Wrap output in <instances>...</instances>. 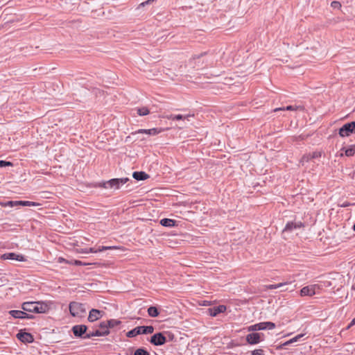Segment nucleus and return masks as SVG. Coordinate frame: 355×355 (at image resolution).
Returning a JSON list of instances; mask_svg holds the SVG:
<instances>
[{
  "label": "nucleus",
  "instance_id": "1",
  "mask_svg": "<svg viewBox=\"0 0 355 355\" xmlns=\"http://www.w3.org/2000/svg\"><path fill=\"white\" fill-rule=\"evenodd\" d=\"M24 311L30 313H46L49 306L43 302H26L21 305Z\"/></svg>",
  "mask_w": 355,
  "mask_h": 355
},
{
  "label": "nucleus",
  "instance_id": "2",
  "mask_svg": "<svg viewBox=\"0 0 355 355\" xmlns=\"http://www.w3.org/2000/svg\"><path fill=\"white\" fill-rule=\"evenodd\" d=\"M128 181H129V178H114L107 182L100 183V187L107 189H110L113 190H117L120 189L121 185L125 184Z\"/></svg>",
  "mask_w": 355,
  "mask_h": 355
},
{
  "label": "nucleus",
  "instance_id": "3",
  "mask_svg": "<svg viewBox=\"0 0 355 355\" xmlns=\"http://www.w3.org/2000/svg\"><path fill=\"white\" fill-rule=\"evenodd\" d=\"M69 311L73 317L83 318L86 314L85 304L72 302L69 304Z\"/></svg>",
  "mask_w": 355,
  "mask_h": 355
},
{
  "label": "nucleus",
  "instance_id": "4",
  "mask_svg": "<svg viewBox=\"0 0 355 355\" xmlns=\"http://www.w3.org/2000/svg\"><path fill=\"white\" fill-rule=\"evenodd\" d=\"M153 331L154 327L153 326H139L128 331L126 336L128 338H133L139 334H153Z\"/></svg>",
  "mask_w": 355,
  "mask_h": 355
},
{
  "label": "nucleus",
  "instance_id": "5",
  "mask_svg": "<svg viewBox=\"0 0 355 355\" xmlns=\"http://www.w3.org/2000/svg\"><path fill=\"white\" fill-rule=\"evenodd\" d=\"M275 328V324L272 322H263L248 327V331H256L265 329H273Z\"/></svg>",
  "mask_w": 355,
  "mask_h": 355
},
{
  "label": "nucleus",
  "instance_id": "6",
  "mask_svg": "<svg viewBox=\"0 0 355 355\" xmlns=\"http://www.w3.org/2000/svg\"><path fill=\"white\" fill-rule=\"evenodd\" d=\"M355 133V121L344 124L339 130L340 137H348L351 134Z\"/></svg>",
  "mask_w": 355,
  "mask_h": 355
},
{
  "label": "nucleus",
  "instance_id": "7",
  "mask_svg": "<svg viewBox=\"0 0 355 355\" xmlns=\"http://www.w3.org/2000/svg\"><path fill=\"white\" fill-rule=\"evenodd\" d=\"M87 327L85 324H77L72 327V331L76 337L82 338L85 339V336L87 334Z\"/></svg>",
  "mask_w": 355,
  "mask_h": 355
},
{
  "label": "nucleus",
  "instance_id": "8",
  "mask_svg": "<svg viewBox=\"0 0 355 355\" xmlns=\"http://www.w3.org/2000/svg\"><path fill=\"white\" fill-rule=\"evenodd\" d=\"M205 55V53H200L199 55H195L189 61V64L191 67L198 69L203 64V61L201 62V58Z\"/></svg>",
  "mask_w": 355,
  "mask_h": 355
},
{
  "label": "nucleus",
  "instance_id": "9",
  "mask_svg": "<svg viewBox=\"0 0 355 355\" xmlns=\"http://www.w3.org/2000/svg\"><path fill=\"white\" fill-rule=\"evenodd\" d=\"M263 334L251 333L246 336V341L250 345H255L263 340Z\"/></svg>",
  "mask_w": 355,
  "mask_h": 355
},
{
  "label": "nucleus",
  "instance_id": "10",
  "mask_svg": "<svg viewBox=\"0 0 355 355\" xmlns=\"http://www.w3.org/2000/svg\"><path fill=\"white\" fill-rule=\"evenodd\" d=\"M166 341V337L161 332L154 334L150 340V342L156 346L164 345Z\"/></svg>",
  "mask_w": 355,
  "mask_h": 355
},
{
  "label": "nucleus",
  "instance_id": "11",
  "mask_svg": "<svg viewBox=\"0 0 355 355\" xmlns=\"http://www.w3.org/2000/svg\"><path fill=\"white\" fill-rule=\"evenodd\" d=\"M1 259L15 260V261H26V258L23 255L18 254H16L14 252H9V253L3 254L1 256Z\"/></svg>",
  "mask_w": 355,
  "mask_h": 355
},
{
  "label": "nucleus",
  "instance_id": "12",
  "mask_svg": "<svg viewBox=\"0 0 355 355\" xmlns=\"http://www.w3.org/2000/svg\"><path fill=\"white\" fill-rule=\"evenodd\" d=\"M9 313L15 318H33V315L28 314L26 311L24 310H12L9 311Z\"/></svg>",
  "mask_w": 355,
  "mask_h": 355
},
{
  "label": "nucleus",
  "instance_id": "13",
  "mask_svg": "<svg viewBox=\"0 0 355 355\" xmlns=\"http://www.w3.org/2000/svg\"><path fill=\"white\" fill-rule=\"evenodd\" d=\"M17 338L23 343H31L33 342V336L30 333L20 331L17 334Z\"/></svg>",
  "mask_w": 355,
  "mask_h": 355
},
{
  "label": "nucleus",
  "instance_id": "14",
  "mask_svg": "<svg viewBox=\"0 0 355 355\" xmlns=\"http://www.w3.org/2000/svg\"><path fill=\"white\" fill-rule=\"evenodd\" d=\"M316 285H310L303 287L300 291L301 296H312L315 294Z\"/></svg>",
  "mask_w": 355,
  "mask_h": 355
},
{
  "label": "nucleus",
  "instance_id": "15",
  "mask_svg": "<svg viewBox=\"0 0 355 355\" xmlns=\"http://www.w3.org/2000/svg\"><path fill=\"white\" fill-rule=\"evenodd\" d=\"M103 313L102 311L92 309L89 313L88 320L91 322L96 321L103 316Z\"/></svg>",
  "mask_w": 355,
  "mask_h": 355
},
{
  "label": "nucleus",
  "instance_id": "16",
  "mask_svg": "<svg viewBox=\"0 0 355 355\" xmlns=\"http://www.w3.org/2000/svg\"><path fill=\"white\" fill-rule=\"evenodd\" d=\"M162 132V128H152V129H139L137 131L132 133V135L137 134H147L148 135H156Z\"/></svg>",
  "mask_w": 355,
  "mask_h": 355
},
{
  "label": "nucleus",
  "instance_id": "17",
  "mask_svg": "<svg viewBox=\"0 0 355 355\" xmlns=\"http://www.w3.org/2000/svg\"><path fill=\"white\" fill-rule=\"evenodd\" d=\"M225 310H226V306H224V305H219L218 306H214V307H212V308H209L208 309V312H209V314L211 316L215 317L218 314H219L220 313L225 312Z\"/></svg>",
  "mask_w": 355,
  "mask_h": 355
},
{
  "label": "nucleus",
  "instance_id": "18",
  "mask_svg": "<svg viewBox=\"0 0 355 355\" xmlns=\"http://www.w3.org/2000/svg\"><path fill=\"white\" fill-rule=\"evenodd\" d=\"M112 248H114V247H112V246H100L98 247V248H86L84 250L82 251V252L83 253H96V252H103L104 250H109V249H112Z\"/></svg>",
  "mask_w": 355,
  "mask_h": 355
},
{
  "label": "nucleus",
  "instance_id": "19",
  "mask_svg": "<svg viewBox=\"0 0 355 355\" xmlns=\"http://www.w3.org/2000/svg\"><path fill=\"white\" fill-rule=\"evenodd\" d=\"M194 114H187V115H182V114H171L167 116V119L170 120H183L189 121V119L191 117H193Z\"/></svg>",
  "mask_w": 355,
  "mask_h": 355
},
{
  "label": "nucleus",
  "instance_id": "20",
  "mask_svg": "<svg viewBox=\"0 0 355 355\" xmlns=\"http://www.w3.org/2000/svg\"><path fill=\"white\" fill-rule=\"evenodd\" d=\"M109 334V332L107 331H101L99 329H96L93 331H89L85 336V339H89L94 336H104Z\"/></svg>",
  "mask_w": 355,
  "mask_h": 355
},
{
  "label": "nucleus",
  "instance_id": "21",
  "mask_svg": "<svg viewBox=\"0 0 355 355\" xmlns=\"http://www.w3.org/2000/svg\"><path fill=\"white\" fill-rule=\"evenodd\" d=\"M302 226L301 222L299 223H288L284 229V232H292L293 229L300 228Z\"/></svg>",
  "mask_w": 355,
  "mask_h": 355
},
{
  "label": "nucleus",
  "instance_id": "22",
  "mask_svg": "<svg viewBox=\"0 0 355 355\" xmlns=\"http://www.w3.org/2000/svg\"><path fill=\"white\" fill-rule=\"evenodd\" d=\"M132 177L137 180H146L149 175L144 171H135L132 174Z\"/></svg>",
  "mask_w": 355,
  "mask_h": 355
},
{
  "label": "nucleus",
  "instance_id": "23",
  "mask_svg": "<svg viewBox=\"0 0 355 355\" xmlns=\"http://www.w3.org/2000/svg\"><path fill=\"white\" fill-rule=\"evenodd\" d=\"M160 224L164 227H174L175 225V220L170 218H163L160 220Z\"/></svg>",
  "mask_w": 355,
  "mask_h": 355
},
{
  "label": "nucleus",
  "instance_id": "24",
  "mask_svg": "<svg viewBox=\"0 0 355 355\" xmlns=\"http://www.w3.org/2000/svg\"><path fill=\"white\" fill-rule=\"evenodd\" d=\"M298 109H302V107L300 106L288 105L286 107L275 108L274 110V112H277V111H280V110L294 111V110H297Z\"/></svg>",
  "mask_w": 355,
  "mask_h": 355
},
{
  "label": "nucleus",
  "instance_id": "25",
  "mask_svg": "<svg viewBox=\"0 0 355 355\" xmlns=\"http://www.w3.org/2000/svg\"><path fill=\"white\" fill-rule=\"evenodd\" d=\"M304 335L303 334H298L296 336L293 337V338L290 339L289 340L285 342L284 344H283V346H287V345H289L291 344H293L295 342H297L300 340V338H302Z\"/></svg>",
  "mask_w": 355,
  "mask_h": 355
},
{
  "label": "nucleus",
  "instance_id": "26",
  "mask_svg": "<svg viewBox=\"0 0 355 355\" xmlns=\"http://www.w3.org/2000/svg\"><path fill=\"white\" fill-rule=\"evenodd\" d=\"M148 313L150 317H157L159 315V311L155 306H150L148 309Z\"/></svg>",
  "mask_w": 355,
  "mask_h": 355
},
{
  "label": "nucleus",
  "instance_id": "27",
  "mask_svg": "<svg viewBox=\"0 0 355 355\" xmlns=\"http://www.w3.org/2000/svg\"><path fill=\"white\" fill-rule=\"evenodd\" d=\"M286 284H287V282H284V283H279V284H277L267 285V286H266V287L267 289L272 290V289H276V288H282V287L284 286Z\"/></svg>",
  "mask_w": 355,
  "mask_h": 355
},
{
  "label": "nucleus",
  "instance_id": "28",
  "mask_svg": "<svg viewBox=\"0 0 355 355\" xmlns=\"http://www.w3.org/2000/svg\"><path fill=\"white\" fill-rule=\"evenodd\" d=\"M18 205H22V206H38L40 205L39 203L31 202V201H18Z\"/></svg>",
  "mask_w": 355,
  "mask_h": 355
},
{
  "label": "nucleus",
  "instance_id": "29",
  "mask_svg": "<svg viewBox=\"0 0 355 355\" xmlns=\"http://www.w3.org/2000/svg\"><path fill=\"white\" fill-rule=\"evenodd\" d=\"M137 110V114L139 116H146V115L148 114L150 112L149 110L146 107L138 108Z\"/></svg>",
  "mask_w": 355,
  "mask_h": 355
},
{
  "label": "nucleus",
  "instance_id": "30",
  "mask_svg": "<svg viewBox=\"0 0 355 355\" xmlns=\"http://www.w3.org/2000/svg\"><path fill=\"white\" fill-rule=\"evenodd\" d=\"M106 322L107 323L108 328H113L121 323L119 320L114 319L107 320Z\"/></svg>",
  "mask_w": 355,
  "mask_h": 355
},
{
  "label": "nucleus",
  "instance_id": "31",
  "mask_svg": "<svg viewBox=\"0 0 355 355\" xmlns=\"http://www.w3.org/2000/svg\"><path fill=\"white\" fill-rule=\"evenodd\" d=\"M0 205L2 207H14L18 205V201H8L6 202H1Z\"/></svg>",
  "mask_w": 355,
  "mask_h": 355
},
{
  "label": "nucleus",
  "instance_id": "32",
  "mask_svg": "<svg viewBox=\"0 0 355 355\" xmlns=\"http://www.w3.org/2000/svg\"><path fill=\"white\" fill-rule=\"evenodd\" d=\"M134 355H150V354L146 349L139 348L135 350Z\"/></svg>",
  "mask_w": 355,
  "mask_h": 355
},
{
  "label": "nucleus",
  "instance_id": "33",
  "mask_svg": "<svg viewBox=\"0 0 355 355\" xmlns=\"http://www.w3.org/2000/svg\"><path fill=\"white\" fill-rule=\"evenodd\" d=\"M99 327H100V329L101 331H107V332H109V330H108V326H107V323L106 322H102L100 323V325H99Z\"/></svg>",
  "mask_w": 355,
  "mask_h": 355
},
{
  "label": "nucleus",
  "instance_id": "34",
  "mask_svg": "<svg viewBox=\"0 0 355 355\" xmlns=\"http://www.w3.org/2000/svg\"><path fill=\"white\" fill-rule=\"evenodd\" d=\"M345 155L347 157H350L354 155L355 149L354 148H349L345 150Z\"/></svg>",
  "mask_w": 355,
  "mask_h": 355
},
{
  "label": "nucleus",
  "instance_id": "35",
  "mask_svg": "<svg viewBox=\"0 0 355 355\" xmlns=\"http://www.w3.org/2000/svg\"><path fill=\"white\" fill-rule=\"evenodd\" d=\"M331 6L334 9H340L341 4L339 1H334L331 2Z\"/></svg>",
  "mask_w": 355,
  "mask_h": 355
},
{
  "label": "nucleus",
  "instance_id": "36",
  "mask_svg": "<svg viewBox=\"0 0 355 355\" xmlns=\"http://www.w3.org/2000/svg\"><path fill=\"white\" fill-rule=\"evenodd\" d=\"M310 159H311V153L309 154H307V155H304L302 157V159H301V162L302 163L304 162H309Z\"/></svg>",
  "mask_w": 355,
  "mask_h": 355
},
{
  "label": "nucleus",
  "instance_id": "37",
  "mask_svg": "<svg viewBox=\"0 0 355 355\" xmlns=\"http://www.w3.org/2000/svg\"><path fill=\"white\" fill-rule=\"evenodd\" d=\"M7 166H12V163L4 160H0V167H4Z\"/></svg>",
  "mask_w": 355,
  "mask_h": 355
},
{
  "label": "nucleus",
  "instance_id": "38",
  "mask_svg": "<svg viewBox=\"0 0 355 355\" xmlns=\"http://www.w3.org/2000/svg\"><path fill=\"white\" fill-rule=\"evenodd\" d=\"M71 264H75L76 266H86L87 263H83L82 261H79V260H74L73 262L71 261Z\"/></svg>",
  "mask_w": 355,
  "mask_h": 355
},
{
  "label": "nucleus",
  "instance_id": "39",
  "mask_svg": "<svg viewBox=\"0 0 355 355\" xmlns=\"http://www.w3.org/2000/svg\"><path fill=\"white\" fill-rule=\"evenodd\" d=\"M8 279L6 277H0V286H4L7 284Z\"/></svg>",
  "mask_w": 355,
  "mask_h": 355
},
{
  "label": "nucleus",
  "instance_id": "40",
  "mask_svg": "<svg viewBox=\"0 0 355 355\" xmlns=\"http://www.w3.org/2000/svg\"><path fill=\"white\" fill-rule=\"evenodd\" d=\"M321 156V153L320 152H313L311 153V159L318 158Z\"/></svg>",
  "mask_w": 355,
  "mask_h": 355
},
{
  "label": "nucleus",
  "instance_id": "41",
  "mask_svg": "<svg viewBox=\"0 0 355 355\" xmlns=\"http://www.w3.org/2000/svg\"><path fill=\"white\" fill-rule=\"evenodd\" d=\"M252 355H263L262 349H255L252 352Z\"/></svg>",
  "mask_w": 355,
  "mask_h": 355
},
{
  "label": "nucleus",
  "instance_id": "42",
  "mask_svg": "<svg viewBox=\"0 0 355 355\" xmlns=\"http://www.w3.org/2000/svg\"><path fill=\"white\" fill-rule=\"evenodd\" d=\"M153 1H154V0H147V1L140 3L139 6V8L144 7L146 5H148V4L151 3Z\"/></svg>",
  "mask_w": 355,
  "mask_h": 355
},
{
  "label": "nucleus",
  "instance_id": "43",
  "mask_svg": "<svg viewBox=\"0 0 355 355\" xmlns=\"http://www.w3.org/2000/svg\"><path fill=\"white\" fill-rule=\"evenodd\" d=\"M58 261L59 263H63V262H66V263H71V261H68L67 260H65L64 258L62 257H59L58 259Z\"/></svg>",
  "mask_w": 355,
  "mask_h": 355
},
{
  "label": "nucleus",
  "instance_id": "44",
  "mask_svg": "<svg viewBox=\"0 0 355 355\" xmlns=\"http://www.w3.org/2000/svg\"><path fill=\"white\" fill-rule=\"evenodd\" d=\"M349 205H350L349 203H347V202H346V203H343V204L341 205V207H345L349 206Z\"/></svg>",
  "mask_w": 355,
  "mask_h": 355
},
{
  "label": "nucleus",
  "instance_id": "45",
  "mask_svg": "<svg viewBox=\"0 0 355 355\" xmlns=\"http://www.w3.org/2000/svg\"><path fill=\"white\" fill-rule=\"evenodd\" d=\"M355 324V318L351 321V325Z\"/></svg>",
  "mask_w": 355,
  "mask_h": 355
},
{
  "label": "nucleus",
  "instance_id": "46",
  "mask_svg": "<svg viewBox=\"0 0 355 355\" xmlns=\"http://www.w3.org/2000/svg\"><path fill=\"white\" fill-rule=\"evenodd\" d=\"M353 325H351V322L349 324V325L347 326V329H349L351 327H352Z\"/></svg>",
  "mask_w": 355,
  "mask_h": 355
},
{
  "label": "nucleus",
  "instance_id": "47",
  "mask_svg": "<svg viewBox=\"0 0 355 355\" xmlns=\"http://www.w3.org/2000/svg\"><path fill=\"white\" fill-rule=\"evenodd\" d=\"M353 230L355 231V224L353 226Z\"/></svg>",
  "mask_w": 355,
  "mask_h": 355
},
{
  "label": "nucleus",
  "instance_id": "48",
  "mask_svg": "<svg viewBox=\"0 0 355 355\" xmlns=\"http://www.w3.org/2000/svg\"><path fill=\"white\" fill-rule=\"evenodd\" d=\"M352 289L355 290V285L352 286Z\"/></svg>",
  "mask_w": 355,
  "mask_h": 355
}]
</instances>
